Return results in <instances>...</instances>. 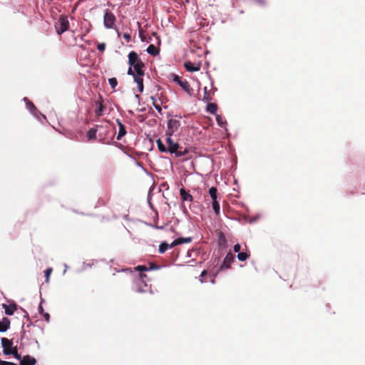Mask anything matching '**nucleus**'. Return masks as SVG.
Wrapping results in <instances>:
<instances>
[{
    "label": "nucleus",
    "mask_w": 365,
    "mask_h": 365,
    "mask_svg": "<svg viewBox=\"0 0 365 365\" xmlns=\"http://www.w3.org/2000/svg\"><path fill=\"white\" fill-rule=\"evenodd\" d=\"M0 365H17L13 362H9V361H5V362H1V364H0Z\"/></svg>",
    "instance_id": "37998d69"
},
{
    "label": "nucleus",
    "mask_w": 365,
    "mask_h": 365,
    "mask_svg": "<svg viewBox=\"0 0 365 365\" xmlns=\"http://www.w3.org/2000/svg\"><path fill=\"white\" fill-rule=\"evenodd\" d=\"M52 271H53V269L51 267L46 269L45 271L46 282H47V283L49 282L50 275H51Z\"/></svg>",
    "instance_id": "c756f323"
},
{
    "label": "nucleus",
    "mask_w": 365,
    "mask_h": 365,
    "mask_svg": "<svg viewBox=\"0 0 365 365\" xmlns=\"http://www.w3.org/2000/svg\"><path fill=\"white\" fill-rule=\"evenodd\" d=\"M1 346L3 348V353L5 355L12 354L16 359H21V355L18 353L17 347L13 346L12 340L3 337L1 339Z\"/></svg>",
    "instance_id": "f257e3e1"
},
{
    "label": "nucleus",
    "mask_w": 365,
    "mask_h": 365,
    "mask_svg": "<svg viewBox=\"0 0 365 365\" xmlns=\"http://www.w3.org/2000/svg\"><path fill=\"white\" fill-rule=\"evenodd\" d=\"M84 36L85 35H83L81 38L83 40Z\"/></svg>",
    "instance_id": "09e8293b"
},
{
    "label": "nucleus",
    "mask_w": 365,
    "mask_h": 365,
    "mask_svg": "<svg viewBox=\"0 0 365 365\" xmlns=\"http://www.w3.org/2000/svg\"><path fill=\"white\" fill-rule=\"evenodd\" d=\"M209 194L212 199V209L216 215H219L220 206L217 201V189L215 187H212L209 189Z\"/></svg>",
    "instance_id": "7ed1b4c3"
},
{
    "label": "nucleus",
    "mask_w": 365,
    "mask_h": 365,
    "mask_svg": "<svg viewBox=\"0 0 365 365\" xmlns=\"http://www.w3.org/2000/svg\"><path fill=\"white\" fill-rule=\"evenodd\" d=\"M42 315H43V317L44 319H45L47 322H48L50 321V315H49V314H48V313L45 312V313H43V314H42Z\"/></svg>",
    "instance_id": "4c0bfd02"
},
{
    "label": "nucleus",
    "mask_w": 365,
    "mask_h": 365,
    "mask_svg": "<svg viewBox=\"0 0 365 365\" xmlns=\"http://www.w3.org/2000/svg\"><path fill=\"white\" fill-rule=\"evenodd\" d=\"M202 101H204L205 102H210L212 101L210 91H209L207 87L204 88V95H203Z\"/></svg>",
    "instance_id": "412c9836"
},
{
    "label": "nucleus",
    "mask_w": 365,
    "mask_h": 365,
    "mask_svg": "<svg viewBox=\"0 0 365 365\" xmlns=\"http://www.w3.org/2000/svg\"><path fill=\"white\" fill-rule=\"evenodd\" d=\"M109 84L113 89H115L118 85V81L115 78H110L108 79Z\"/></svg>",
    "instance_id": "c85d7f7f"
},
{
    "label": "nucleus",
    "mask_w": 365,
    "mask_h": 365,
    "mask_svg": "<svg viewBox=\"0 0 365 365\" xmlns=\"http://www.w3.org/2000/svg\"><path fill=\"white\" fill-rule=\"evenodd\" d=\"M180 195L181 199L183 202H185V201L192 202L193 201V197L190 194V192L188 191H186V190L184 187L180 188Z\"/></svg>",
    "instance_id": "f8f14e48"
},
{
    "label": "nucleus",
    "mask_w": 365,
    "mask_h": 365,
    "mask_svg": "<svg viewBox=\"0 0 365 365\" xmlns=\"http://www.w3.org/2000/svg\"><path fill=\"white\" fill-rule=\"evenodd\" d=\"M240 248H241L240 245L239 244H236L233 247V250L235 252H239L240 250Z\"/></svg>",
    "instance_id": "58836bf2"
},
{
    "label": "nucleus",
    "mask_w": 365,
    "mask_h": 365,
    "mask_svg": "<svg viewBox=\"0 0 365 365\" xmlns=\"http://www.w3.org/2000/svg\"><path fill=\"white\" fill-rule=\"evenodd\" d=\"M215 276L216 274L213 275V276H211L210 275V282L214 284L215 283Z\"/></svg>",
    "instance_id": "a18cd8bd"
},
{
    "label": "nucleus",
    "mask_w": 365,
    "mask_h": 365,
    "mask_svg": "<svg viewBox=\"0 0 365 365\" xmlns=\"http://www.w3.org/2000/svg\"><path fill=\"white\" fill-rule=\"evenodd\" d=\"M55 28L59 35L66 31L69 28V21L67 16H61L58 21L56 23Z\"/></svg>",
    "instance_id": "f03ea898"
},
{
    "label": "nucleus",
    "mask_w": 365,
    "mask_h": 365,
    "mask_svg": "<svg viewBox=\"0 0 365 365\" xmlns=\"http://www.w3.org/2000/svg\"><path fill=\"white\" fill-rule=\"evenodd\" d=\"M188 153V149L184 148V150H182V148L180 149H178V151L175 153V155L177 157H182Z\"/></svg>",
    "instance_id": "bb28decb"
},
{
    "label": "nucleus",
    "mask_w": 365,
    "mask_h": 365,
    "mask_svg": "<svg viewBox=\"0 0 365 365\" xmlns=\"http://www.w3.org/2000/svg\"><path fill=\"white\" fill-rule=\"evenodd\" d=\"M192 242L191 237H178L175 239L170 245V248L182 243H190Z\"/></svg>",
    "instance_id": "ddd939ff"
},
{
    "label": "nucleus",
    "mask_w": 365,
    "mask_h": 365,
    "mask_svg": "<svg viewBox=\"0 0 365 365\" xmlns=\"http://www.w3.org/2000/svg\"><path fill=\"white\" fill-rule=\"evenodd\" d=\"M168 129L166 131V135H173L181 125L179 119L170 118L168 121Z\"/></svg>",
    "instance_id": "39448f33"
},
{
    "label": "nucleus",
    "mask_w": 365,
    "mask_h": 365,
    "mask_svg": "<svg viewBox=\"0 0 365 365\" xmlns=\"http://www.w3.org/2000/svg\"><path fill=\"white\" fill-rule=\"evenodd\" d=\"M116 123L119 127V131L117 135V140H120L127 133L125 126L121 123L119 119L116 120Z\"/></svg>",
    "instance_id": "9b49d317"
},
{
    "label": "nucleus",
    "mask_w": 365,
    "mask_h": 365,
    "mask_svg": "<svg viewBox=\"0 0 365 365\" xmlns=\"http://www.w3.org/2000/svg\"><path fill=\"white\" fill-rule=\"evenodd\" d=\"M207 275V272L206 270H203L200 276V278H199V280L201 283H203V282H206V279H205L204 278L205 277V276Z\"/></svg>",
    "instance_id": "7c9ffc66"
},
{
    "label": "nucleus",
    "mask_w": 365,
    "mask_h": 365,
    "mask_svg": "<svg viewBox=\"0 0 365 365\" xmlns=\"http://www.w3.org/2000/svg\"><path fill=\"white\" fill-rule=\"evenodd\" d=\"M184 66L185 69L189 72L198 71L200 69V66L199 65H195L190 61L185 62L184 63Z\"/></svg>",
    "instance_id": "2eb2a0df"
},
{
    "label": "nucleus",
    "mask_w": 365,
    "mask_h": 365,
    "mask_svg": "<svg viewBox=\"0 0 365 365\" xmlns=\"http://www.w3.org/2000/svg\"><path fill=\"white\" fill-rule=\"evenodd\" d=\"M159 96L161 100H164V103L168 101L167 98L163 95V93H159Z\"/></svg>",
    "instance_id": "79ce46f5"
},
{
    "label": "nucleus",
    "mask_w": 365,
    "mask_h": 365,
    "mask_svg": "<svg viewBox=\"0 0 365 365\" xmlns=\"http://www.w3.org/2000/svg\"><path fill=\"white\" fill-rule=\"evenodd\" d=\"M20 365H27V364H26V361L21 360Z\"/></svg>",
    "instance_id": "49530a36"
},
{
    "label": "nucleus",
    "mask_w": 365,
    "mask_h": 365,
    "mask_svg": "<svg viewBox=\"0 0 365 365\" xmlns=\"http://www.w3.org/2000/svg\"><path fill=\"white\" fill-rule=\"evenodd\" d=\"M97 48L100 51H103L106 48V44L104 43H98L97 46Z\"/></svg>",
    "instance_id": "f704fd0d"
},
{
    "label": "nucleus",
    "mask_w": 365,
    "mask_h": 365,
    "mask_svg": "<svg viewBox=\"0 0 365 365\" xmlns=\"http://www.w3.org/2000/svg\"><path fill=\"white\" fill-rule=\"evenodd\" d=\"M172 135H167L166 138V143L168 144V150L170 153H175L178 151V149L181 148L180 145L178 143L173 141L171 138Z\"/></svg>",
    "instance_id": "423d86ee"
},
{
    "label": "nucleus",
    "mask_w": 365,
    "mask_h": 365,
    "mask_svg": "<svg viewBox=\"0 0 365 365\" xmlns=\"http://www.w3.org/2000/svg\"><path fill=\"white\" fill-rule=\"evenodd\" d=\"M234 260L235 256L231 252H228L225 256L223 263L220 266L219 271L230 268V265L234 262Z\"/></svg>",
    "instance_id": "6e6552de"
},
{
    "label": "nucleus",
    "mask_w": 365,
    "mask_h": 365,
    "mask_svg": "<svg viewBox=\"0 0 365 365\" xmlns=\"http://www.w3.org/2000/svg\"><path fill=\"white\" fill-rule=\"evenodd\" d=\"M144 66L143 61H140L132 66H133L134 71L136 73V76H144V71L143 70Z\"/></svg>",
    "instance_id": "dca6fc26"
},
{
    "label": "nucleus",
    "mask_w": 365,
    "mask_h": 365,
    "mask_svg": "<svg viewBox=\"0 0 365 365\" xmlns=\"http://www.w3.org/2000/svg\"><path fill=\"white\" fill-rule=\"evenodd\" d=\"M254 2L262 6L266 4V0H254Z\"/></svg>",
    "instance_id": "c9c22d12"
},
{
    "label": "nucleus",
    "mask_w": 365,
    "mask_h": 365,
    "mask_svg": "<svg viewBox=\"0 0 365 365\" xmlns=\"http://www.w3.org/2000/svg\"><path fill=\"white\" fill-rule=\"evenodd\" d=\"M217 104L213 103H210L207 104V110L209 113H210L212 114H215L217 112Z\"/></svg>",
    "instance_id": "4be33fe9"
},
{
    "label": "nucleus",
    "mask_w": 365,
    "mask_h": 365,
    "mask_svg": "<svg viewBox=\"0 0 365 365\" xmlns=\"http://www.w3.org/2000/svg\"><path fill=\"white\" fill-rule=\"evenodd\" d=\"M116 19L115 15L109 10L106 9L103 15V24L106 29H113Z\"/></svg>",
    "instance_id": "20e7f679"
},
{
    "label": "nucleus",
    "mask_w": 365,
    "mask_h": 365,
    "mask_svg": "<svg viewBox=\"0 0 365 365\" xmlns=\"http://www.w3.org/2000/svg\"><path fill=\"white\" fill-rule=\"evenodd\" d=\"M147 52L152 55V56H156L160 52V50L158 48H157L155 46H154L153 44H150L148 46V47L147 48Z\"/></svg>",
    "instance_id": "6ab92c4d"
},
{
    "label": "nucleus",
    "mask_w": 365,
    "mask_h": 365,
    "mask_svg": "<svg viewBox=\"0 0 365 365\" xmlns=\"http://www.w3.org/2000/svg\"><path fill=\"white\" fill-rule=\"evenodd\" d=\"M135 269L137 271L142 272V271H148V268L145 265H138V267H135Z\"/></svg>",
    "instance_id": "473e14b6"
},
{
    "label": "nucleus",
    "mask_w": 365,
    "mask_h": 365,
    "mask_svg": "<svg viewBox=\"0 0 365 365\" xmlns=\"http://www.w3.org/2000/svg\"><path fill=\"white\" fill-rule=\"evenodd\" d=\"M24 100L26 101V105H27L28 108H29L30 110L32 108H35V106L34 105V103L31 101L28 100L26 98H25Z\"/></svg>",
    "instance_id": "72a5a7b5"
},
{
    "label": "nucleus",
    "mask_w": 365,
    "mask_h": 365,
    "mask_svg": "<svg viewBox=\"0 0 365 365\" xmlns=\"http://www.w3.org/2000/svg\"><path fill=\"white\" fill-rule=\"evenodd\" d=\"M2 306L5 309V314L9 316L13 315L14 312L17 309V305L16 304H11L9 305L3 304Z\"/></svg>",
    "instance_id": "4468645a"
},
{
    "label": "nucleus",
    "mask_w": 365,
    "mask_h": 365,
    "mask_svg": "<svg viewBox=\"0 0 365 365\" xmlns=\"http://www.w3.org/2000/svg\"><path fill=\"white\" fill-rule=\"evenodd\" d=\"M173 81L177 83L185 92L190 93L192 90L190 86L186 80L182 81L178 75H174Z\"/></svg>",
    "instance_id": "0eeeda50"
},
{
    "label": "nucleus",
    "mask_w": 365,
    "mask_h": 365,
    "mask_svg": "<svg viewBox=\"0 0 365 365\" xmlns=\"http://www.w3.org/2000/svg\"><path fill=\"white\" fill-rule=\"evenodd\" d=\"M140 61H142L140 59H139L138 55L136 52H135V51L130 52V53L128 54V64L130 66H132L134 64L138 63Z\"/></svg>",
    "instance_id": "9d476101"
},
{
    "label": "nucleus",
    "mask_w": 365,
    "mask_h": 365,
    "mask_svg": "<svg viewBox=\"0 0 365 365\" xmlns=\"http://www.w3.org/2000/svg\"><path fill=\"white\" fill-rule=\"evenodd\" d=\"M20 360L26 361V364L27 365H35L36 364V359L29 355L24 356L23 359H21Z\"/></svg>",
    "instance_id": "aec40b11"
},
{
    "label": "nucleus",
    "mask_w": 365,
    "mask_h": 365,
    "mask_svg": "<svg viewBox=\"0 0 365 365\" xmlns=\"http://www.w3.org/2000/svg\"><path fill=\"white\" fill-rule=\"evenodd\" d=\"M123 38L126 40L127 42H129L131 39V36L128 33H124Z\"/></svg>",
    "instance_id": "e433bc0d"
},
{
    "label": "nucleus",
    "mask_w": 365,
    "mask_h": 365,
    "mask_svg": "<svg viewBox=\"0 0 365 365\" xmlns=\"http://www.w3.org/2000/svg\"><path fill=\"white\" fill-rule=\"evenodd\" d=\"M216 120L218 125H220L221 127H222L225 123V122L223 121L222 118L219 115H217Z\"/></svg>",
    "instance_id": "2f4dec72"
},
{
    "label": "nucleus",
    "mask_w": 365,
    "mask_h": 365,
    "mask_svg": "<svg viewBox=\"0 0 365 365\" xmlns=\"http://www.w3.org/2000/svg\"><path fill=\"white\" fill-rule=\"evenodd\" d=\"M151 101L155 108L158 111V113L162 112L161 105L164 103V100H161L159 93H157L155 96H151Z\"/></svg>",
    "instance_id": "1a4fd4ad"
},
{
    "label": "nucleus",
    "mask_w": 365,
    "mask_h": 365,
    "mask_svg": "<svg viewBox=\"0 0 365 365\" xmlns=\"http://www.w3.org/2000/svg\"><path fill=\"white\" fill-rule=\"evenodd\" d=\"M103 108H104L103 105L101 103H99L98 108L96 109V110H95L96 115L97 116H101L103 110Z\"/></svg>",
    "instance_id": "cd10ccee"
},
{
    "label": "nucleus",
    "mask_w": 365,
    "mask_h": 365,
    "mask_svg": "<svg viewBox=\"0 0 365 365\" xmlns=\"http://www.w3.org/2000/svg\"><path fill=\"white\" fill-rule=\"evenodd\" d=\"M38 312H39V313H40V314H42L43 313H45V312H43V307H42V305H41V304H40V305L38 306Z\"/></svg>",
    "instance_id": "c03bdc74"
},
{
    "label": "nucleus",
    "mask_w": 365,
    "mask_h": 365,
    "mask_svg": "<svg viewBox=\"0 0 365 365\" xmlns=\"http://www.w3.org/2000/svg\"><path fill=\"white\" fill-rule=\"evenodd\" d=\"M139 275H140V278H143V277H146V275L142 274H140Z\"/></svg>",
    "instance_id": "de8ad7c7"
},
{
    "label": "nucleus",
    "mask_w": 365,
    "mask_h": 365,
    "mask_svg": "<svg viewBox=\"0 0 365 365\" xmlns=\"http://www.w3.org/2000/svg\"><path fill=\"white\" fill-rule=\"evenodd\" d=\"M169 247H170V245H168L167 242H162L159 246V252L160 254L164 253Z\"/></svg>",
    "instance_id": "393cba45"
},
{
    "label": "nucleus",
    "mask_w": 365,
    "mask_h": 365,
    "mask_svg": "<svg viewBox=\"0 0 365 365\" xmlns=\"http://www.w3.org/2000/svg\"><path fill=\"white\" fill-rule=\"evenodd\" d=\"M96 129L95 128H91L88 132H87V137L88 138V140H94L96 138Z\"/></svg>",
    "instance_id": "b1692460"
},
{
    "label": "nucleus",
    "mask_w": 365,
    "mask_h": 365,
    "mask_svg": "<svg viewBox=\"0 0 365 365\" xmlns=\"http://www.w3.org/2000/svg\"><path fill=\"white\" fill-rule=\"evenodd\" d=\"M10 327V320L7 317H4L0 320V332L6 331Z\"/></svg>",
    "instance_id": "f3484780"
},
{
    "label": "nucleus",
    "mask_w": 365,
    "mask_h": 365,
    "mask_svg": "<svg viewBox=\"0 0 365 365\" xmlns=\"http://www.w3.org/2000/svg\"><path fill=\"white\" fill-rule=\"evenodd\" d=\"M128 75H130V76H133V77H134L135 76H136V74H135V72H134V71L132 69V68H131V67H129V68H128Z\"/></svg>",
    "instance_id": "ea45409f"
},
{
    "label": "nucleus",
    "mask_w": 365,
    "mask_h": 365,
    "mask_svg": "<svg viewBox=\"0 0 365 365\" xmlns=\"http://www.w3.org/2000/svg\"><path fill=\"white\" fill-rule=\"evenodd\" d=\"M249 257H250V254L245 252H239L237 255V259L242 262L247 260Z\"/></svg>",
    "instance_id": "a878e982"
},
{
    "label": "nucleus",
    "mask_w": 365,
    "mask_h": 365,
    "mask_svg": "<svg viewBox=\"0 0 365 365\" xmlns=\"http://www.w3.org/2000/svg\"><path fill=\"white\" fill-rule=\"evenodd\" d=\"M156 143H157V145H158V150L161 153H167V152H168V150L167 147L163 144V143L161 141L160 139H158L156 141Z\"/></svg>",
    "instance_id": "5701e85b"
},
{
    "label": "nucleus",
    "mask_w": 365,
    "mask_h": 365,
    "mask_svg": "<svg viewBox=\"0 0 365 365\" xmlns=\"http://www.w3.org/2000/svg\"><path fill=\"white\" fill-rule=\"evenodd\" d=\"M143 76H135L134 81L138 84V91L140 93H143Z\"/></svg>",
    "instance_id": "a211bd4d"
},
{
    "label": "nucleus",
    "mask_w": 365,
    "mask_h": 365,
    "mask_svg": "<svg viewBox=\"0 0 365 365\" xmlns=\"http://www.w3.org/2000/svg\"><path fill=\"white\" fill-rule=\"evenodd\" d=\"M159 269V266L158 265H155L154 264H152L150 265V267L148 268V270H151V269Z\"/></svg>",
    "instance_id": "a19ab883"
}]
</instances>
